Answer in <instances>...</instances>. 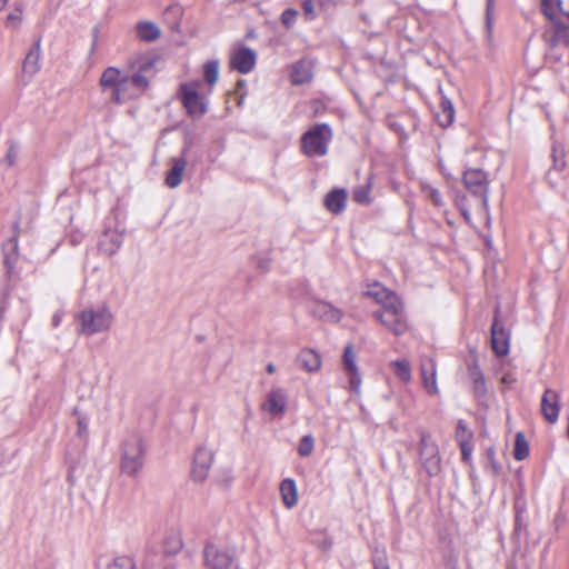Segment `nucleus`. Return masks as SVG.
I'll use <instances>...</instances> for the list:
<instances>
[{"label":"nucleus","mask_w":569,"mask_h":569,"mask_svg":"<svg viewBox=\"0 0 569 569\" xmlns=\"http://www.w3.org/2000/svg\"><path fill=\"white\" fill-rule=\"evenodd\" d=\"M366 296L372 298L381 310L373 313L388 330L396 336H401L408 330L407 315L402 300L392 291H389L380 283L368 286Z\"/></svg>","instance_id":"1"},{"label":"nucleus","mask_w":569,"mask_h":569,"mask_svg":"<svg viewBox=\"0 0 569 569\" xmlns=\"http://www.w3.org/2000/svg\"><path fill=\"white\" fill-rule=\"evenodd\" d=\"M99 83L102 91L109 94L110 101L116 104L137 99L148 89L142 77L133 76L130 71L123 73L116 67L104 69Z\"/></svg>","instance_id":"2"},{"label":"nucleus","mask_w":569,"mask_h":569,"mask_svg":"<svg viewBox=\"0 0 569 569\" xmlns=\"http://www.w3.org/2000/svg\"><path fill=\"white\" fill-rule=\"evenodd\" d=\"M113 319V313L106 303L84 308L74 317L77 332L87 337L106 332L111 328Z\"/></svg>","instance_id":"3"},{"label":"nucleus","mask_w":569,"mask_h":569,"mask_svg":"<svg viewBox=\"0 0 569 569\" xmlns=\"http://www.w3.org/2000/svg\"><path fill=\"white\" fill-rule=\"evenodd\" d=\"M146 445L138 433L129 435L121 445L120 468L130 477L140 472L144 465Z\"/></svg>","instance_id":"4"},{"label":"nucleus","mask_w":569,"mask_h":569,"mask_svg":"<svg viewBox=\"0 0 569 569\" xmlns=\"http://www.w3.org/2000/svg\"><path fill=\"white\" fill-rule=\"evenodd\" d=\"M331 139L330 127L326 123H317L301 137L302 152L308 157H323L328 152Z\"/></svg>","instance_id":"5"},{"label":"nucleus","mask_w":569,"mask_h":569,"mask_svg":"<svg viewBox=\"0 0 569 569\" xmlns=\"http://www.w3.org/2000/svg\"><path fill=\"white\" fill-rule=\"evenodd\" d=\"M200 86L199 80H193L181 83L179 88L182 104L192 118H200L207 112V100L199 92Z\"/></svg>","instance_id":"6"},{"label":"nucleus","mask_w":569,"mask_h":569,"mask_svg":"<svg viewBox=\"0 0 569 569\" xmlns=\"http://www.w3.org/2000/svg\"><path fill=\"white\" fill-rule=\"evenodd\" d=\"M419 459L422 468L429 476H436L441 471V457L438 445L431 435L426 431L420 432Z\"/></svg>","instance_id":"7"},{"label":"nucleus","mask_w":569,"mask_h":569,"mask_svg":"<svg viewBox=\"0 0 569 569\" xmlns=\"http://www.w3.org/2000/svg\"><path fill=\"white\" fill-rule=\"evenodd\" d=\"M204 563L210 569H228L234 558V550L222 541H208L203 550Z\"/></svg>","instance_id":"8"},{"label":"nucleus","mask_w":569,"mask_h":569,"mask_svg":"<svg viewBox=\"0 0 569 569\" xmlns=\"http://www.w3.org/2000/svg\"><path fill=\"white\" fill-rule=\"evenodd\" d=\"M463 183L473 194L481 197L482 207L488 211V180L487 174L480 169H468L463 173Z\"/></svg>","instance_id":"9"},{"label":"nucleus","mask_w":569,"mask_h":569,"mask_svg":"<svg viewBox=\"0 0 569 569\" xmlns=\"http://www.w3.org/2000/svg\"><path fill=\"white\" fill-rule=\"evenodd\" d=\"M156 62L157 59L149 54H136L129 59L128 68L133 76L142 77L149 88L150 80L156 74Z\"/></svg>","instance_id":"10"},{"label":"nucleus","mask_w":569,"mask_h":569,"mask_svg":"<svg viewBox=\"0 0 569 569\" xmlns=\"http://www.w3.org/2000/svg\"><path fill=\"white\" fill-rule=\"evenodd\" d=\"M212 462V450L204 446L198 447L193 456L191 469L193 480L202 482L208 477Z\"/></svg>","instance_id":"11"},{"label":"nucleus","mask_w":569,"mask_h":569,"mask_svg":"<svg viewBox=\"0 0 569 569\" xmlns=\"http://www.w3.org/2000/svg\"><path fill=\"white\" fill-rule=\"evenodd\" d=\"M256 52L244 46L233 49L230 53V67L240 73H249L256 66Z\"/></svg>","instance_id":"12"},{"label":"nucleus","mask_w":569,"mask_h":569,"mask_svg":"<svg viewBox=\"0 0 569 569\" xmlns=\"http://www.w3.org/2000/svg\"><path fill=\"white\" fill-rule=\"evenodd\" d=\"M509 341L510 335L499 321L498 312H496L491 325V348L496 356L503 357L509 353Z\"/></svg>","instance_id":"13"},{"label":"nucleus","mask_w":569,"mask_h":569,"mask_svg":"<svg viewBox=\"0 0 569 569\" xmlns=\"http://www.w3.org/2000/svg\"><path fill=\"white\" fill-rule=\"evenodd\" d=\"M343 370L349 380V387L355 393H360L361 376L359 373L356 353L351 345L345 347L343 351Z\"/></svg>","instance_id":"14"},{"label":"nucleus","mask_w":569,"mask_h":569,"mask_svg":"<svg viewBox=\"0 0 569 569\" xmlns=\"http://www.w3.org/2000/svg\"><path fill=\"white\" fill-rule=\"evenodd\" d=\"M287 402L288 397L286 390L282 388H273L268 392L266 400L261 403V410L273 417L282 416L286 411Z\"/></svg>","instance_id":"15"},{"label":"nucleus","mask_w":569,"mask_h":569,"mask_svg":"<svg viewBox=\"0 0 569 569\" xmlns=\"http://www.w3.org/2000/svg\"><path fill=\"white\" fill-rule=\"evenodd\" d=\"M420 376L422 385L428 395H439L437 383V365L435 359L423 357L420 361Z\"/></svg>","instance_id":"16"},{"label":"nucleus","mask_w":569,"mask_h":569,"mask_svg":"<svg viewBox=\"0 0 569 569\" xmlns=\"http://www.w3.org/2000/svg\"><path fill=\"white\" fill-rule=\"evenodd\" d=\"M560 412V395L553 389H546L541 398V413L545 419L555 423Z\"/></svg>","instance_id":"17"},{"label":"nucleus","mask_w":569,"mask_h":569,"mask_svg":"<svg viewBox=\"0 0 569 569\" xmlns=\"http://www.w3.org/2000/svg\"><path fill=\"white\" fill-rule=\"evenodd\" d=\"M41 44L37 40L29 49L22 62V74L28 80L32 79L40 71Z\"/></svg>","instance_id":"18"},{"label":"nucleus","mask_w":569,"mask_h":569,"mask_svg":"<svg viewBox=\"0 0 569 569\" xmlns=\"http://www.w3.org/2000/svg\"><path fill=\"white\" fill-rule=\"evenodd\" d=\"M122 243L123 233L116 229H108L101 236L98 247L102 253L107 256H113L121 248Z\"/></svg>","instance_id":"19"},{"label":"nucleus","mask_w":569,"mask_h":569,"mask_svg":"<svg viewBox=\"0 0 569 569\" xmlns=\"http://www.w3.org/2000/svg\"><path fill=\"white\" fill-rule=\"evenodd\" d=\"M297 363L306 372H317L321 368V357L313 349H303L297 356Z\"/></svg>","instance_id":"20"},{"label":"nucleus","mask_w":569,"mask_h":569,"mask_svg":"<svg viewBox=\"0 0 569 569\" xmlns=\"http://www.w3.org/2000/svg\"><path fill=\"white\" fill-rule=\"evenodd\" d=\"M136 37L143 42H153L161 36V29L152 21H139L134 27Z\"/></svg>","instance_id":"21"},{"label":"nucleus","mask_w":569,"mask_h":569,"mask_svg":"<svg viewBox=\"0 0 569 569\" xmlns=\"http://www.w3.org/2000/svg\"><path fill=\"white\" fill-rule=\"evenodd\" d=\"M312 312L318 318L328 322H338L342 318V311L332 305L323 301L313 303Z\"/></svg>","instance_id":"22"},{"label":"nucleus","mask_w":569,"mask_h":569,"mask_svg":"<svg viewBox=\"0 0 569 569\" xmlns=\"http://www.w3.org/2000/svg\"><path fill=\"white\" fill-rule=\"evenodd\" d=\"M186 167L187 160L184 157L172 159V167L166 177V184L169 188H177L181 183Z\"/></svg>","instance_id":"23"},{"label":"nucleus","mask_w":569,"mask_h":569,"mask_svg":"<svg viewBox=\"0 0 569 569\" xmlns=\"http://www.w3.org/2000/svg\"><path fill=\"white\" fill-rule=\"evenodd\" d=\"M542 12L549 20L557 19L558 14L569 17V0H541Z\"/></svg>","instance_id":"24"},{"label":"nucleus","mask_w":569,"mask_h":569,"mask_svg":"<svg viewBox=\"0 0 569 569\" xmlns=\"http://www.w3.org/2000/svg\"><path fill=\"white\" fill-rule=\"evenodd\" d=\"M280 495L283 505L288 509H292L298 503V491H297V485L293 479L287 478L281 481L280 483Z\"/></svg>","instance_id":"25"},{"label":"nucleus","mask_w":569,"mask_h":569,"mask_svg":"<svg viewBox=\"0 0 569 569\" xmlns=\"http://www.w3.org/2000/svg\"><path fill=\"white\" fill-rule=\"evenodd\" d=\"M468 375L471 380L475 395L477 397H482L487 391L486 380L477 362H471L468 365Z\"/></svg>","instance_id":"26"},{"label":"nucleus","mask_w":569,"mask_h":569,"mask_svg":"<svg viewBox=\"0 0 569 569\" xmlns=\"http://www.w3.org/2000/svg\"><path fill=\"white\" fill-rule=\"evenodd\" d=\"M347 193L343 189L329 192L325 198L327 209L333 213L341 212L346 207Z\"/></svg>","instance_id":"27"},{"label":"nucleus","mask_w":569,"mask_h":569,"mask_svg":"<svg viewBox=\"0 0 569 569\" xmlns=\"http://www.w3.org/2000/svg\"><path fill=\"white\" fill-rule=\"evenodd\" d=\"M311 78V66L308 61H299L292 67L291 81L293 84H303Z\"/></svg>","instance_id":"28"},{"label":"nucleus","mask_w":569,"mask_h":569,"mask_svg":"<svg viewBox=\"0 0 569 569\" xmlns=\"http://www.w3.org/2000/svg\"><path fill=\"white\" fill-rule=\"evenodd\" d=\"M202 73L209 87L208 91L211 92L219 79V61L216 59L207 61L202 67Z\"/></svg>","instance_id":"29"},{"label":"nucleus","mask_w":569,"mask_h":569,"mask_svg":"<svg viewBox=\"0 0 569 569\" xmlns=\"http://www.w3.org/2000/svg\"><path fill=\"white\" fill-rule=\"evenodd\" d=\"M440 107L441 111L437 114V120L441 127H448L455 120L453 106L449 99L442 97Z\"/></svg>","instance_id":"30"},{"label":"nucleus","mask_w":569,"mask_h":569,"mask_svg":"<svg viewBox=\"0 0 569 569\" xmlns=\"http://www.w3.org/2000/svg\"><path fill=\"white\" fill-rule=\"evenodd\" d=\"M4 263L11 269L18 257V239L16 237L10 238L3 244Z\"/></svg>","instance_id":"31"},{"label":"nucleus","mask_w":569,"mask_h":569,"mask_svg":"<svg viewBox=\"0 0 569 569\" xmlns=\"http://www.w3.org/2000/svg\"><path fill=\"white\" fill-rule=\"evenodd\" d=\"M395 373L403 382H410L411 380V368L410 363L406 359H398L391 362Z\"/></svg>","instance_id":"32"},{"label":"nucleus","mask_w":569,"mask_h":569,"mask_svg":"<svg viewBox=\"0 0 569 569\" xmlns=\"http://www.w3.org/2000/svg\"><path fill=\"white\" fill-rule=\"evenodd\" d=\"M529 456V445L523 433L516 435L513 457L516 460H523Z\"/></svg>","instance_id":"33"},{"label":"nucleus","mask_w":569,"mask_h":569,"mask_svg":"<svg viewBox=\"0 0 569 569\" xmlns=\"http://www.w3.org/2000/svg\"><path fill=\"white\" fill-rule=\"evenodd\" d=\"M370 191L371 181L369 179L366 184L358 186L353 189L352 198L359 204H368L371 201Z\"/></svg>","instance_id":"34"},{"label":"nucleus","mask_w":569,"mask_h":569,"mask_svg":"<svg viewBox=\"0 0 569 569\" xmlns=\"http://www.w3.org/2000/svg\"><path fill=\"white\" fill-rule=\"evenodd\" d=\"M134 561L127 556L113 558L104 569H134Z\"/></svg>","instance_id":"35"},{"label":"nucleus","mask_w":569,"mask_h":569,"mask_svg":"<svg viewBox=\"0 0 569 569\" xmlns=\"http://www.w3.org/2000/svg\"><path fill=\"white\" fill-rule=\"evenodd\" d=\"M421 191L430 199L436 207L443 206L442 197L438 189L433 188L427 182L421 183Z\"/></svg>","instance_id":"36"},{"label":"nucleus","mask_w":569,"mask_h":569,"mask_svg":"<svg viewBox=\"0 0 569 569\" xmlns=\"http://www.w3.org/2000/svg\"><path fill=\"white\" fill-rule=\"evenodd\" d=\"M472 439V432L468 429L467 425L459 420L456 428V440L458 445L469 443Z\"/></svg>","instance_id":"37"},{"label":"nucleus","mask_w":569,"mask_h":569,"mask_svg":"<svg viewBox=\"0 0 569 569\" xmlns=\"http://www.w3.org/2000/svg\"><path fill=\"white\" fill-rule=\"evenodd\" d=\"M315 448V439L311 435L303 436L298 446V453L301 457H309Z\"/></svg>","instance_id":"38"},{"label":"nucleus","mask_w":569,"mask_h":569,"mask_svg":"<svg viewBox=\"0 0 569 569\" xmlns=\"http://www.w3.org/2000/svg\"><path fill=\"white\" fill-rule=\"evenodd\" d=\"M19 158V147L16 142H10L8 150L3 157L2 162L7 167H13Z\"/></svg>","instance_id":"39"},{"label":"nucleus","mask_w":569,"mask_h":569,"mask_svg":"<svg viewBox=\"0 0 569 569\" xmlns=\"http://www.w3.org/2000/svg\"><path fill=\"white\" fill-rule=\"evenodd\" d=\"M73 412L77 416V435L79 437H86L88 433L89 418L81 413L78 409H74Z\"/></svg>","instance_id":"40"},{"label":"nucleus","mask_w":569,"mask_h":569,"mask_svg":"<svg viewBox=\"0 0 569 569\" xmlns=\"http://www.w3.org/2000/svg\"><path fill=\"white\" fill-rule=\"evenodd\" d=\"M297 16H298L297 10H295V9H287L281 14V22L287 28H290V27H292L295 24Z\"/></svg>","instance_id":"41"},{"label":"nucleus","mask_w":569,"mask_h":569,"mask_svg":"<svg viewBox=\"0 0 569 569\" xmlns=\"http://www.w3.org/2000/svg\"><path fill=\"white\" fill-rule=\"evenodd\" d=\"M493 10H495V1L493 0H487V6H486V27H487L488 31H490L491 28H492Z\"/></svg>","instance_id":"42"},{"label":"nucleus","mask_w":569,"mask_h":569,"mask_svg":"<svg viewBox=\"0 0 569 569\" xmlns=\"http://www.w3.org/2000/svg\"><path fill=\"white\" fill-rule=\"evenodd\" d=\"M465 200H466V197H462L461 199H456V204H457L459 211L461 212L463 219L468 223H470L471 222V214H470L468 208L465 204Z\"/></svg>","instance_id":"43"},{"label":"nucleus","mask_w":569,"mask_h":569,"mask_svg":"<svg viewBox=\"0 0 569 569\" xmlns=\"http://www.w3.org/2000/svg\"><path fill=\"white\" fill-rule=\"evenodd\" d=\"M303 12L307 17V19L312 20L316 17L315 13V4L312 0H305L302 3Z\"/></svg>","instance_id":"44"},{"label":"nucleus","mask_w":569,"mask_h":569,"mask_svg":"<svg viewBox=\"0 0 569 569\" xmlns=\"http://www.w3.org/2000/svg\"><path fill=\"white\" fill-rule=\"evenodd\" d=\"M21 22V16L20 12H13L10 13L7 18V27L10 28H18Z\"/></svg>","instance_id":"45"},{"label":"nucleus","mask_w":569,"mask_h":569,"mask_svg":"<svg viewBox=\"0 0 569 569\" xmlns=\"http://www.w3.org/2000/svg\"><path fill=\"white\" fill-rule=\"evenodd\" d=\"M459 447L461 449L462 460L466 461V462L469 461L470 458H471V453H472V445H471V442H469V443H460Z\"/></svg>","instance_id":"46"},{"label":"nucleus","mask_w":569,"mask_h":569,"mask_svg":"<svg viewBox=\"0 0 569 569\" xmlns=\"http://www.w3.org/2000/svg\"><path fill=\"white\" fill-rule=\"evenodd\" d=\"M516 381V378L511 373H506L502 378H501V382L505 387H510L515 383Z\"/></svg>","instance_id":"47"},{"label":"nucleus","mask_w":569,"mask_h":569,"mask_svg":"<svg viewBox=\"0 0 569 569\" xmlns=\"http://www.w3.org/2000/svg\"><path fill=\"white\" fill-rule=\"evenodd\" d=\"M62 316L63 313L60 312V311H57L53 316H52V326L53 327H58L61 321H62Z\"/></svg>","instance_id":"48"},{"label":"nucleus","mask_w":569,"mask_h":569,"mask_svg":"<svg viewBox=\"0 0 569 569\" xmlns=\"http://www.w3.org/2000/svg\"><path fill=\"white\" fill-rule=\"evenodd\" d=\"M565 160L562 158L558 159L555 157V160H553V166L557 170H562L565 168Z\"/></svg>","instance_id":"49"},{"label":"nucleus","mask_w":569,"mask_h":569,"mask_svg":"<svg viewBox=\"0 0 569 569\" xmlns=\"http://www.w3.org/2000/svg\"><path fill=\"white\" fill-rule=\"evenodd\" d=\"M182 547V542L180 539H174L173 542H172V548L170 549L171 552H176L178 551L179 549H181Z\"/></svg>","instance_id":"50"},{"label":"nucleus","mask_w":569,"mask_h":569,"mask_svg":"<svg viewBox=\"0 0 569 569\" xmlns=\"http://www.w3.org/2000/svg\"><path fill=\"white\" fill-rule=\"evenodd\" d=\"M266 370L269 375H272L276 372V367L273 363H268L267 367H266Z\"/></svg>","instance_id":"51"},{"label":"nucleus","mask_w":569,"mask_h":569,"mask_svg":"<svg viewBox=\"0 0 569 569\" xmlns=\"http://www.w3.org/2000/svg\"><path fill=\"white\" fill-rule=\"evenodd\" d=\"M98 32H99L98 28H97V27H96V28H93V30H92V34H93V47L96 46V42H97V39H98Z\"/></svg>","instance_id":"52"},{"label":"nucleus","mask_w":569,"mask_h":569,"mask_svg":"<svg viewBox=\"0 0 569 569\" xmlns=\"http://www.w3.org/2000/svg\"><path fill=\"white\" fill-rule=\"evenodd\" d=\"M376 569H389L387 566H385L383 563H380L379 566H376Z\"/></svg>","instance_id":"53"},{"label":"nucleus","mask_w":569,"mask_h":569,"mask_svg":"<svg viewBox=\"0 0 569 569\" xmlns=\"http://www.w3.org/2000/svg\"><path fill=\"white\" fill-rule=\"evenodd\" d=\"M8 0H0V10L6 6Z\"/></svg>","instance_id":"54"},{"label":"nucleus","mask_w":569,"mask_h":569,"mask_svg":"<svg viewBox=\"0 0 569 569\" xmlns=\"http://www.w3.org/2000/svg\"><path fill=\"white\" fill-rule=\"evenodd\" d=\"M238 84H239L240 87H243V81H239V82H238Z\"/></svg>","instance_id":"55"}]
</instances>
